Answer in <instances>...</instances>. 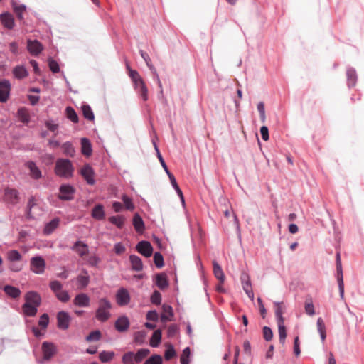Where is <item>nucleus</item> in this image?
<instances>
[{
	"label": "nucleus",
	"mask_w": 364,
	"mask_h": 364,
	"mask_svg": "<svg viewBox=\"0 0 364 364\" xmlns=\"http://www.w3.org/2000/svg\"><path fill=\"white\" fill-rule=\"evenodd\" d=\"M74 167L70 159H58L55 162V173L63 178H70L73 176Z\"/></svg>",
	"instance_id": "nucleus-2"
},
{
	"label": "nucleus",
	"mask_w": 364,
	"mask_h": 364,
	"mask_svg": "<svg viewBox=\"0 0 364 364\" xmlns=\"http://www.w3.org/2000/svg\"><path fill=\"white\" fill-rule=\"evenodd\" d=\"M35 205L33 198H31L27 203V211H26V217L29 219L33 218V216L31 214V209Z\"/></svg>",
	"instance_id": "nucleus-64"
},
{
	"label": "nucleus",
	"mask_w": 364,
	"mask_h": 364,
	"mask_svg": "<svg viewBox=\"0 0 364 364\" xmlns=\"http://www.w3.org/2000/svg\"><path fill=\"white\" fill-rule=\"evenodd\" d=\"M263 337L266 341H270L273 338V332L269 326H264L262 329Z\"/></svg>",
	"instance_id": "nucleus-56"
},
{
	"label": "nucleus",
	"mask_w": 364,
	"mask_h": 364,
	"mask_svg": "<svg viewBox=\"0 0 364 364\" xmlns=\"http://www.w3.org/2000/svg\"><path fill=\"white\" fill-rule=\"evenodd\" d=\"M82 112L85 118L90 121L94 120L95 115L89 105H83L82 106Z\"/></svg>",
	"instance_id": "nucleus-42"
},
{
	"label": "nucleus",
	"mask_w": 364,
	"mask_h": 364,
	"mask_svg": "<svg viewBox=\"0 0 364 364\" xmlns=\"http://www.w3.org/2000/svg\"><path fill=\"white\" fill-rule=\"evenodd\" d=\"M43 359L45 361L50 360L57 353V348L54 343L48 341H44L42 343Z\"/></svg>",
	"instance_id": "nucleus-7"
},
{
	"label": "nucleus",
	"mask_w": 364,
	"mask_h": 364,
	"mask_svg": "<svg viewBox=\"0 0 364 364\" xmlns=\"http://www.w3.org/2000/svg\"><path fill=\"white\" fill-rule=\"evenodd\" d=\"M154 262L157 268H161L164 265L163 255L159 252H156L154 255Z\"/></svg>",
	"instance_id": "nucleus-48"
},
{
	"label": "nucleus",
	"mask_w": 364,
	"mask_h": 364,
	"mask_svg": "<svg viewBox=\"0 0 364 364\" xmlns=\"http://www.w3.org/2000/svg\"><path fill=\"white\" fill-rule=\"evenodd\" d=\"M71 318L66 311H61L57 314V326L61 330H67L69 328Z\"/></svg>",
	"instance_id": "nucleus-10"
},
{
	"label": "nucleus",
	"mask_w": 364,
	"mask_h": 364,
	"mask_svg": "<svg viewBox=\"0 0 364 364\" xmlns=\"http://www.w3.org/2000/svg\"><path fill=\"white\" fill-rule=\"evenodd\" d=\"M161 336H162L161 330L156 329V331H154L151 337V339H150V342H149L150 346L153 348L158 347L161 343Z\"/></svg>",
	"instance_id": "nucleus-32"
},
{
	"label": "nucleus",
	"mask_w": 364,
	"mask_h": 364,
	"mask_svg": "<svg viewBox=\"0 0 364 364\" xmlns=\"http://www.w3.org/2000/svg\"><path fill=\"white\" fill-rule=\"evenodd\" d=\"M27 49L31 55H38L43 50V46L38 40H30L27 41Z\"/></svg>",
	"instance_id": "nucleus-14"
},
{
	"label": "nucleus",
	"mask_w": 364,
	"mask_h": 364,
	"mask_svg": "<svg viewBox=\"0 0 364 364\" xmlns=\"http://www.w3.org/2000/svg\"><path fill=\"white\" fill-rule=\"evenodd\" d=\"M274 304L275 306V316L277 322H284V318L283 317V303L279 301H274Z\"/></svg>",
	"instance_id": "nucleus-33"
},
{
	"label": "nucleus",
	"mask_w": 364,
	"mask_h": 364,
	"mask_svg": "<svg viewBox=\"0 0 364 364\" xmlns=\"http://www.w3.org/2000/svg\"><path fill=\"white\" fill-rule=\"evenodd\" d=\"M130 299L129 293L125 288H120L116 294V300L119 306L127 305L130 302Z\"/></svg>",
	"instance_id": "nucleus-12"
},
{
	"label": "nucleus",
	"mask_w": 364,
	"mask_h": 364,
	"mask_svg": "<svg viewBox=\"0 0 364 364\" xmlns=\"http://www.w3.org/2000/svg\"><path fill=\"white\" fill-rule=\"evenodd\" d=\"M111 308L110 301L106 298H101L99 300V306L95 313L96 318L101 322L107 321L111 316L109 312Z\"/></svg>",
	"instance_id": "nucleus-3"
},
{
	"label": "nucleus",
	"mask_w": 364,
	"mask_h": 364,
	"mask_svg": "<svg viewBox=\"0 0 364 364\" xmlns=\"http://www.w3.org/2000/svg\"><path fill=\"white\" fill-rule=\"evenodd\" d=\"M122 360L124 364L132 362L134 360V353L132 351L125 353L122 356Z\"/></svg>",
	"instance_id": "nucleus-60"
},
{
	"label": "nucleus",
	"mask_w": 364,
	"mask_h": 364,
	"mask_svg": "<svg viewBox=\"0 0 364 364\" xmlns=\"http://www.w3.org/2000/svg\"><path fill=\"white\" fill-rule=\"evenodd\" d=\"M80 174L89 185H94L95 180L94 178L95 172L93 168L89 165H85L80 170Z\"/></svg>",
	"instance_id": "nucleus-13"
},
{
	"label": "nucleus",
	"mask_w": 364,
	"mask_h": 364,
	"mask_svg": "<svg viewBox=\"0 0 364 364\" xmlns=\"http://www.w3.org/2000/svg\"><path fill=\"white\" fill-rule=\"evenodd\" d=\"M12 6L14 12L16 14L17 18L19 20H23V14L26 11V6L23 4H18L16 2H12Z\"/></svg>",
	"instance_id": "nucleus-36"
},
{
	"label": "nucleus",
	"mask_w": 364,
	"mask_h": 364,
	"mask_svg": "<svg viewBox=\"0 0 364 364\" xmlns=\"http://www.w3.org/2000/svg\"><path fill=\"white\" fill-rule=\"evenodd\" d=\"M213 274L219 280L220 283L223 284L225 281V274L220 265L215 261H213Z\"/></svg>",
	"instance_id": "nucleus-28"
},
{
	"label": "nucleus",
	"mask_w": 364,
	"mask_h": 364,
	"mask_svg": "<svg viewBox=\"0 0 364 364\" xmlns=\"http://www.w3.org/2000/svg\"><path fill=\"white\" fill-rule=\"evenodd\" d=\"M73 303L75 306L85 308L90 306V299L87 294L80 293L75 296Z\"/></svg>",
	"instance_id": "nucleus-15"
},
{
	"label": "nucleus",
	"mask_w": 364,
	"mask_h": 364,
	"mask_svg": "<svg viewBox=\"0 0 364 364\" xmlns=\"http://www.w3.org/2000/svg\"><path fill=\"white\" fill-rule=\"evenodd\" d=\"M4 199L6 203L15 205L19 201V192L15 188H7L4 191Z\"/></svg>",
	"instance_id": "nucleus-8"
},
{
	"label": "nucleus",
	"mask_w": 364,
	"mask_h": 364,
	"mask_svg": "<svg viewBox=\"0 0 364 364\" xmlns=\"http://www.w3.org/2000/svg\"><path fill=\"white\" fill-rule=\"evenodd\" d=\"M66 116L71 122L74 123L78 122V116L75 110L72 107H67L65 109Z\"/></svg>",
	"instance_id": "nucleus-45"
},
{
	"label": "nucleus",
	"mask_w": 364,
	"mask_h": 364,
	"mask_svg": "<svg viewBox=\"0 0 364 364\" xmlns=\"http://www.w3.org/2000/svg\"><path fill=\"white\" fill-rule=\"evenodd\" d=\"M49 287L55 294L61 291L63 289L62 284L58 280L51 281L49 284Z\"/></svg>",
	"instance_id": "nucleus-52"
},
{
	"label": "nucleus",
	"mask_w": 364,
	"mask_h": 364,
	"mask_svg": "<svg viewBox=\"0 0 364 364\" xmlns=\"http://www.w3.org/2000/svg\"><path fill=\"white\" fill-rule=\"evenodd\" d=\"M178 331V328L176 324H171L167 330V336L168 338H172L176 336V334Z\"/></svg>",
	"instance_id": "nucleus-62"
},
{
	"label": "nucleus",
	"mask_w": 364,
	"mask_h": 364,
	"mask_svg": "<svg viewBox=\"0 0 364 364\" xmlns=\"http://www.w3.org/2000/svg\"><path fill=\"white\" fill-rule=\"evenodd\" d=\"M136 250L146 257H149L153 254V247L149 241L141 240L136 246Z\"/></svg>",
	"instance_id": "nucleus-11"
},
{
	"label": "nucleus",
	"mask_w": 364,
	"mask_h": 364,
	"mask_svg": "<svg viewBox=\"0 0 364 364\" xmlns=\"http://www.w3.org/2000/svg\"><path fill=\"white\" fill-rule=\"evenodd\" d=\"M48 63L50 70L53 73H58L60 72V66L56 60H55L52 58H48Z\"/></svg>",
	"instance_id": "nucleus-51"
},
{
	"label": "nucleus",
	"mask_w": 364,
	"mask_h": 364,
	"mask_svg": "<svg viewBox=\"0 0 364 364\" xmlns=\"http://www.w3.org/2000/svg\"><path fill=\"white\" fill-rule=\"evenodd\" d=\"M31 270L36 274H41L45 271L46 262L41 256H36L31 259Z\"/></svg>",
	"instance_id": "nucleus-6"
},
{
	"label": "nucleus",
	"mask_w": 364,
	"mask_h": 364,
	"mask_svg": "<svg viewBox=\"0 0 364 364\" xmlns=\"http://www.w3.org/2000/svg\"><path fill=\"white\" fill-rule=\"evenodd\" d=\"M139 53L141 56V58L144 60L146 62V65L149 68V70L151 71V68L154 67L153 64L151 63V58H149V55L144 50H140Z\"/></svg>",
	"instance_id": "nucleus-61"
},
{
	"label": "nucleus",
	"mask_w": 364,
	"mask_h": 364,
	"mask_svg": "<svg viewBox=\"0 0 364 364\" xmlns=\"http://www.w3.org/2000/svg\"><path fill=\"white\" fill-rule=\"evenodd\" d=\"M129 261L132 264V269L134 271L139 272L143 269V263L141 259L135 255H131L129 256Z\"/></svg>",
	"instance_id": "nucleus-25"
},
{
	"label": "nucleus",
	"mask_w": 364,
	"mask_h": 364,
	"mask_svg": "<svg viewBox=\"0 0 364 364\" xmlns=\"http://www.w3.org/2000/svg\"><path fill=\"white\" fill-rule=\"evenodd\" d=\"M11 85L9 80L4 79L0 80V102H6L10 96Z\"/></svg>",
	"instance_id": "nucleus-9"
},
{
	"label": "nucleus",
	"mask_w": 364,
	"mask_h": 364,
	"mask_svg": "<svg viewBox=\"0 0 364 364\" xmlns=\"http://www.w3.org/2000/svg\"><path fill=\"white\" fill-rule=\"evenodd\" d=\"M14 76L18 80H22L28 75L27 69L23 65H17L13 69Z\"/></svg>",
	"instance_id": "nucleus-27"
},
{
	"label": "nucleus",
	"mask_w": 364,
	"mask_h": 364,
	"mask_svg": "<svg viewBox=\"0 0 364 364\" xmlns=\"http://www.w3.org/2000/svg\"><path fill=\"white\" fill-rule=\"evenodd\" d=\"M168 178L170 179V182H171L173 188L176 190L178 196L180 197L182 203L184 204L185 200H184L183 192L181 190V188H179L175 176L172 174V175L169 176Z\"/></svg>",
	"instance_id": "nucleus-38"
},
{
	"label": "nucleus",
	"mask_w": 364,
	"mask_h": 364,
	"mask_svg": "<svg viewBox=\"0 0 364 364\" xmlns=\"http://www.w3.org/2000/svg\"><path fill=\"white\" fill-rule=\"evenodd\" d=\"M150 351L147 348H141L139 349L136 354H134V361L136 363H140L144 358H145L149 354Z\"/></svg>",
	"instance_id": "nucleus-43"
},
{
	"label": "nucleus",
	"mask_w": 364,
	"mask_h": 364,
	"mask_svg": "<svg viewBox=\"0 0 364 364\" xmlns=\"http://www.w3.org/2000/svg\"><path fill=\"white\" fill-rule=\"evenodd\" d=\"M316 326L317 331L320 334L321 340L323 343L326 338V329L324 321L321 317L318 318Z\"/></svg>",
	"instance_id": "nucleus-31"
},
{
	"label": "nucleus",
	"mask_w": 364,
	"mask_h": 364,
	"mask_svg": "<svg viewBox=\"0 0 364 364\" xmlns=\"http://www.w3.org/2000/svg\"><path fill=\"white\" fill-rule=\"evenodd\" d=\"M25 303L22 305V311L25 316H35L38 312V308L41 304V296L34 291H28L24 296Z\"/></svg>",
	"instance_id": "nucleus-1"
},
{
	"label": "nucleus",
	"mask_w": 364,
	"mask_h": 364,
	"mask_svg": "<svg viewBox=\"0 0 364 364\" xmlns=\"http://www.w3.org/2000/svg\"><path fill=\"white\" fill-rule=\"evenodd\" d=\"M304 309L308 315L314 316L315 314L314 306L311 299H309V302L306 301Z\"/></svg>",
	"instance_id": "nucleus-59"
},
{
	"label": "nucleus",
	"mask_w": 364,
	"mask_h": 364,
	"mask_svg": "<svg viewBox=\"0 0 364 364\" xmlns=\"http://www.w3.org/2000/svg\"><path fill=\"white\" fill-rule=\"evenodd\" d=\"M0 20L5 28L12 29L14 27V18L11 14L8 12L1 14Z\"/></svg>",
	"instance_id": "nucleus-19"
},
{
	"label": "nucleus",
	"mask_w": 364,
	"mask_h": 364,
	"mask_svg": "<svg viewBox=\"0 0 364 364\" xmlns=\"http://www.w3.org/2000/svg\"><path fill=\"white\" fill-rule=\"evenodd\" d=\"M346 77L348 87H354L358 80L356 70L353 68L348 67L346 70Z\"/></svg>",
	"instance_id": "nucleus-20"
},
{
	"label": "nucleus",
	"mask_w": 364,
	"mask_h": 364,
	"mask_svg": "<svg viewBox=\"0 0 364 364\" xmlns=\"http://www.w3.org/2000/svg\"><path fill=\"white\" fill-rule=\"evenodd\" d=\"M91 215L97 220H103L105 215L103 205L100 203L95 205L92 210Z\"/></svg>",
	"instance_id": "nucleus-21"
},
{
	"label": "nucleus",
	"mask_w": 364,
	"mask_h": 364,
	"mask_svg": "<svg viewBox=\"0 0 364 364\" xmlns=\"http://www.w3.org/2000/svg\"><path fill=\"white\" fill-rule=\"evenodd\" d=\"M101 332L99 330H95L89 333L85 338L86 341L92 342L97 341L101 338Z\"/></svg>",
	"instance_id": "nucleus-46"
},
{
	"label": "nucleus",
	"mask_w": 364,
	"mask_h": 364,
	"mask_svg": "<svg viewBox=\"0 0 364 364\" xmlns=\"http://www.w3.org/2000/svg\"><path fill=\"white\" fill-rule=\"evenodd\" d=\"M48 323H49V316L47 314L45 313L41 316L39 321H38V325L43 328H46Z\"/></svg>",
	"instance_id": "nucleus-58"
},
{
	"label": "nucleus",
	"mask_w": 364,
	"mask_h": 364,
	"mask_svg": "<svg viewBox=\"0 0 364 364\" xmlns=\"http://www.w3.org/2000/svg\"><path fill=\"white\" fill-rule=\"evenodd\" d=\"M129 321L126 316L119 317L115 321V328L119 332L126 331L129 327Z\"/></svg>",
	"instance_id": "nucleus-18"
},
{
	"label": "nucleus",
	"mask_w": 364,
	"mask_h": 364,
	"mask_svg": "<svg viewBox=\"0 0 364 364\" xmlns=\"http://www.w3.org/2000/svg\"><path fill=\"white\" fill-rule=\"evenodd\" d=\"M57 299L60 301L61 302L65 303L68 301L70 299V296L68 294V292L65 290H61L59 292H58L56 294H55Z\"/></svg>",
	"instance_id": "nucleus-50"
},
{
	"label": "nucleus",
	"mask_w": 364,
	"mask_h": 364,
	"mask_svg": "<svg viewBox=\"0 0 364 364\" xmlns=\"http://www.w3.org/2000/svg\"><path fill=\"white\" fill-rule=\"evenodd\" d=\"M278 325V333L279 343L284 344L287 337V331L284 322H277Z\"/></svg>",
	"instance_id": "nucleus-37"
},
{
	"label": "nucleus",
	"mask_w": 364,
	"mask_h": 364,
	"mask_svg": "<svg viewBox=\"0 0 364 364\" xmlns=\"http://www.w3.org/2000/svg\"><path fill=\"white\" fill-rule=\"evenodd\" d=\"M81 151L82 154L86 156H89L92 154V145L90 140L86 137L81 139Z\"/></svg>",
	"instance_id": "nucleus-29"
},
{
	"label": "nucleus",
	"mask_w": 364,
	"mask_h": 364,
	"mask_svg": "<svg viewBox=\"0 0 364 364\" xmlns=\"http://www.w3.org/2000/svg\"><path fill=\"white\" fill-rule=\"evenodd\" d=\"M4 291L6 295L12 299H16L19 297L21 293V290L18 287L9 284L5 285L4 287Z\"/></svg>",
	"instance_id": "nucleus-26"
},
{
	"label": "nucleus",
	"mask_w": 364,
	"mask_h": 364,
	"mask_svg": "<svg viewBox=\"0 0 364 364\" xmlns=\"http://www.w3.org/2000/svg\"><path fill=\"white\" fill-rule=\"evenodd\" d=\"M73 250H76L80 257H84L88 253V246L83 242L78 240L72 247Z\"/></svg>",
	"instance_id": "nucleus-22"
},
{
	"label": "nucleus",
	"mask_w": 364,
	"mask_h": 364,
	"mask_svg": "<svg viewBox=\"0 0 364 364\" xmlns=\"http://www.w3.org/2000/svg\"><path fill=\"white\" fill-rule=\"evenodd\" d=\"M134 87L143 100L146 101L148 100V89L143 79H138L137 82L134 84Z\"/></svg>",
	"instance_id": "nucleus-17"
},
{
	"label": "nucleus",
	"mask_w": 364,
	"mask_h": 364,
	"mask_svg": "<svg viewBox=\"0 0 364 364\" xmlns=\"http://www.w3.org/2000/svg\"><path fill=\"white\" fill-rule=\"evenodd\" d=\"M144 364H162V358L159 355H153Z\"/></svg>",
	"instance_id": "nucleus-53"
},
{
	"label": "nucleus",
	"mask_w": 364,
	"mask_h": 364,
	"mask_svg": "<svg viewBox=\"0 0 364 364\" xmlns=\"http://www.w3.org/2000/svg\"><path fill=\"white\" fill-rule=\"evenodd\" d=\"M123 203L127 210H132L134 208V205L132 200L127 195H123L122 197Z\"/></svg>",
	"instance_id": "nucleus-55"
},
{
	"label": "nucleus",
	"mask_w": 364,
	"mask_h": 364,
	"mask_svg": "<svg viewBox=\"0 0 364 364\" xmlns=\"http://www.w3.org/2000/svg\"><path fill=\"white\" fill-rule=\"evenodd\" d=\"M153 144H154V149L156 151L157 157H158V159H159V161H160L163 168L166 171V174L168 175V176L172 175V173L169 171V170H168V167L166 166V164L165 163V161H164V159H163V157H162V156H161V153L159 151V149L158 148V146H157L156 143L154 141H153Z\"/></svg>",
	"instance_id": "nucleus-41"
},
{
	"label": "nucleus",
	"mask_w": 364,
	"mask_h": 364,
	"mask_svg": "<svg viewBox=\"0 0 364 364\" xmlns=\"http://www.w3.org/2000/svg\"><path fill=\"white\" fill-rule=\"evenodd\" d=\"M110 223L116 225L118 228L122 229L124 227L125 218L123 215L111 216L108 218Z\"/></svg>",
	"instance_id": "nucleus-35"
},
{
	"label": "nucleus",
	"mask_w": 364,
	"mask_h": 364,
	"mask_svg": "<svg viewBox=\"0 0 364 364\" xmlns=\"http://www.w3.org/2000/svg\"><path fill=\"white\" fill-rule=\"evenodd\" d=\"M21 257V255L18 250H12L8 252V259L11 262L19 261Z\"/></svg>",
	"instance_id": "nucleus-49"
},
{
	"label": "nucleus",
	"mask_w": 364,
	"mask_h": 364,
	"mask_svg": "<svg viewBox=\"0 0 364 364\" xmlns=\"http://www.w3.org/2000/svg\"><path fill=\"white\" fill-rule=\"evenodd\" d=\"M26 167L30 171V176L35 180H38L42 178V172L37 166L36 164L33 161H27L25 164Z\"/></svg>",
	"instance_id": "nucleus-16"
},
{
	"label": "nucleus",
	"mask_w": 364,
	"mask_h": 364,
	"mask_svg": "<svg viewBox=\"0 0 364 364\" xmlns=\"http://www.w3.org/2000/svg\"><path fill=\"white\" fill-rule=\"evenodd\" d=\"M156 285L160 289H164L168 286V282L164 273H159L156 275Z\"/></svg>",
	"instance_id": "nucleus-30"
},
{
	"label": "nucleus",
	"mask_w": 364,
	"mask_h": 364,
	"mask_svg": "<svg viewBox=\"0 0 364 364\" xmlns=\"http://www.w3.org/2000/svg\"><path fill=\"white\" fill-rule=\"evenodd\" d=\"M60 219L58 218H55L52 219L50 222L46 223L43 229V233L46 235H50L59 225Z\"/></svg>",
	"instance_id": "nucleus-23"
},
{
	"label": "nucleus",
	"mask_w": 364,
	"mask_h": 364,
	"mask_svg": "<svg viewBox=\"0 0 364 364\" xmlns=\"http://www.w3.org/2000/svg\"><path fill=\"white\" fill-rule=\"evenodd\" d=\"M146 318L149 321H156L159 319V315L156 310H150L146 315Z\"/></svg>",
	"instance_id": "nucleus-63"
},
{
	"label": "nucleus",
	"mask_w": 364,
	"mask_h": 364,
	"mask_svg": "<svg viewBox=\"0 0 364 364\" xmlns=\"http://www.w3.org/2000/svg\"><path fill=\"white\" fill-rule=\"evenodd\" d=\"M150 301L155 305H159L161 302V293L159 291L155 290L151 296Z\"/></svg>",
	"instance_id": "nucleus-54"
},
{
	"label": "nucleus",
	"mask_w": 364,
	"mask_h": 364,
	"mask_svg": "<svg viewBox=\"0 0 364 364\" xmlns=\"http://www.w3.org/2000/svg\"><path fill=\"white\" fill-rule=\"evenodd\" d=\"M191 355V350L189 347L183 349L180 358L181 364H189V358Z\"/></svg>",
	"instance_id": "nucleus-47"
},
{
	"label": "nucleus",
	"mask_w": 364,
	"mask_h": 364,
	"mask_svg": "<svg viewBox=\"0 0 364 364\" xmlns=\"http://www.w3.org/2000/svg\"><path fill=\"white\" fill-rule=\"evenodd\" d=\"M241 282H242V289L245 292L252 289L251 282H250V277L247 274H242Z\"/></svg>",
	"instance_id": "nucleus-44"
},
{
	"label": "nucleus",
	"mask_w": 364,
	"mask_h": 364,
	"mask_svg": "<svg viewBox=\"0 0 364 364\" xmlns=\"http://www.w3.org/2000/svg\"><path fill=\"white\" fill-rule=\"evenodd\" d=\"M75 188L70 184H62L59 187L58 199L60 200L69 201L74 198Z\"/></svg>",
	"instance_id": "nucleus-4"
},
{
	"label": "nucleus",
	"mask_w": 364,
	"mask_h": 364,
	"mask_svg": "<svg viewBox=\"0 0 364 364\" xmlns=\"http://www.w3.org/2000/svg\"><path fill=\"white\" fill-rule=\"evenodd\" d=\"M62 148L63 149V153L65 155L70 157L74 156L75 151L71 142L66 141L63 143L62 145Z\"/></svg>",
	"instance_id": "nucleus-39"
},
{
	"label": "nucleus",
	"mask_w": 364,
	"mask_h": 364,
	"mask_svg": "<svg viewBox=\"0 0 364 364\" xmlns=\"http://www.w3.org/2000/svg\"><path fill=\"white\" fill-rule=\"evenodd\" d=\"M114 351L103 350L99 354V358L102 363H108L111 361L114 357Z\"/></svg>",
	"instance_id": "nucleus-40"
},
{
	"label": "nucleus",
	"mask_w": 364,
	"mask_h": 364,
	"mask_svg": "<svg viewBox=\"0 0 364 364\" xmlns=\"http://www.w3.org/2000/svg\"><path fill=\"white\" fill-rule=\"evenodd\" d=\"M336 271H337V281L339 289V294L341 299L344 297V284L343 269L341 262L340 253L336 254Z\"/></svg>",
	"instance_id": "nucleus-5"
},
{
	"label": "nucleus",
	"mask_w": 364,
	"mask_h": 364,
	"mask_svg": "<svg viewBox=\"0 0 364 364\" xmlns=\"http://www.w3.org/2000/svg\"><path fill=\"white\" fill-rule=\"evenodd\" d=\"M176 354V350L173 345L171 344L165 351L164 358L166 360H169L173 358Z\"/></svg>",
	"instance_id": "nucleus-57"
},
{
	"label": "nucleus",
	"mask_w": 364,
	"mask_h": 364,
	"mask_svg": "<svg viewBox=\"0 0 364 364\" xmlns=\"http://www.w3.org/2000/svg\"><path fill=\"white\" fill-rule=\"evenodd\" d=\"M82 272L85 274H80L77 277L78 288L81 289L86 288L90 283V277L86 269H82Z\"/></svg>",
	"instance_id": "nucleus-24"
},
{
	"label": "nucleus",
	"mask_w": 364,
	"mask_h": 364,
	"mask_svg": "<svg viewBox=\"0 0 364 364\" xmlns=\"http://www.w3.org/2000/svg\"><path fill=\"white\" fill-rule=\"evenodd\" d=\"M133 225L138 232H141L144 230V223L138 213H136L133 217Z\"/></svg>",
	"instance_id": "nucleus-34"
}]
</instances>
